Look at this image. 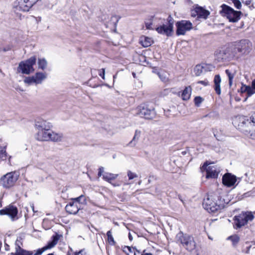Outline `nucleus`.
I'll use <instances>...</instances> for the list:
<instances>
[{"label":"nucleus","mask_w":255,"mask_h":255,"mask_svg":"<svg viewBox=\"0 0 255 255\" xmlns=\"http://www.w3.org/2000/svg\"><path fill=\"white\" fill-rule=\"evenodd\" d=\"M128 176L129 180H131V179H133L134 178L137 177V175L135 173H133V172H131L130 171H128Z\"/></svg>","instance_id":"c03bdc74"},{"label":"nucleus","mask_w":255,"mask_h":255,"mask_svg":"<svg viewBox=\"0 0 255 255\" xmlns=\"http://www.w3.org/2000/svg\"><path fill=\"white\" fill-rule=\"evenodd\" d=\"M236 181V176L229 173L225 174L222 178L223 184L227 187H231L234 185Z\"/></svg>","instance_id":"f3484780"},{"label":"nucleus","mask_w":255,"mask_h":255,"mask_svg":"<svg viewBox=\"0 0 255 255\" xmlns=\"http://www.w3.org/2000/svg\"><path fill=\"white\" fill-rule=\"evenodd\" d=\"M152 72L156 74L158 76H159V70L157 67H154L152 68Z\"/></svg>","instance_id":"3c124183"},{"label":"nucleus","mask_w":255,"mask_h":255,"mask_svg":"<svg viewBox=\"0 0 255 255\" xmlns=\"http://www.w3.org/2000/svg\"><path fill=\"white\" fill-rule=\"evenodd\" d=\"M225 72L228 75L229 80V85L231 87L232 85L233 79H234L236 72L235 70H232V69H227L226 70Z\"/></svg>","instance_id":"c756f323"},{"label":"nucleus","mask_w":255,"mask_h":255,"mask_svg":"<svg viewBox=\"0 0 255 255\" xmlns=\"http://www.w3.org/2000/svg\"><path fill=\"white\" fill-rule=\"evenodd\" d=\"M118 176V174H113L106 172L103 175V178L108 182L111 183V181L115 179Z\"/></svg>","instance_id":"cd10ccee"},{"label":"nucleus","mask_w":255,"mask_h":255,"mask_svg":"<svg viewBox=\"0 0 255 255\" xmlns=\"http://www.w3.org/2000/svg\"><path fill=\"white\" fill-rule=\"evenodd\" d=\"M59 239L60 235L57 233H56L55 235L52 236L51 237V240L49 241L47 245L44 247L46 250L54 247L57 244Z\"/></svg>","instance_id":"412c9836"},{"label":"nucleus","mask_w":255,"mask_h":255,"mask_svg":"<svg viewBox=\"0 0 255 255\" xmlns=\"http://www.w3.org/2000/svg\"><path fill=\"white\" fill-rule=\"evenodd\" d=\"M231 1L234 3L235 6L238 9L241 8L242 4L239 0H231Z\"/></svg>","instance_id":"a19ab883"},{"label":"nucleus","mask_w":255,"mask_h":255,"mask_svg":"<svg viewBox=\"0 0 255 255\" xmlns=\"http://www.w3.org/2000/svg\"><path fill=\"white\" fill-rule=\"evenodd\" d=\"M19 177V174L16 172H10L3 175L0 182L3 187L9 188L13 186Z\"/></svg>","instance_id":"423d86ee"},{"label":"nucleus","mask_w":255,"mask_h":255,"mask_svg":"<svg viewBox=\"0 0 255 255\" xmlns=\"http://www.w3.org/2000/svg\"><path fill=\"white\" fill-rule=\"evenodd\" d=\"M102 174H103V173H102V172H100V171H98V176H99V177H100V176H101L102 175Z\"/></svg>","instance_id":"338daca9"},{"label":"nucleus","mask_w":255,"mask_h":255,"mask_svg":"<svg viewBox=\"0 0 255 255\" xmlns=\"http://www.w3.org/2000/svg\"><path fill=\"white\" fill-rule=\"evenodd\" d=\"M81 206H78L77 203H75L74 201L69 203L65 207V210L67 212L70 214H76L80 210Z\"/></svg>","instance_id":"6ab92c4d"},{"label":"nucleus","mask_w":255,"mask_h":255,"mask_svg":"<svg viewBox=\"0 0 255 255\" xmlns=\"http://www.w3.org/2000/svg\"><path fill=\"white\" fill-rule=\"evenodd\" d=\"M221 81V79L220 76L219 75H215L214 79V89L217 94L220 95L221 94V88H220V83Z\"/></svg>","instance_id":"393cba45"},{"label":"nucleus","mask_w":255,"mask_h":255,"mask_svg":"<svg viewBox=\"0 0 255 255\" xmlns=\"http://www.w3.org/2000/svg\"><path fill=\"white\" fill-rule=\"evenodd\" d=\"M207 65L205 64H198L194 69V72L196 76H200L204 71H206Z\"/></svg>","instance_id":"5701e85b"},{"label":"nucleus","mask_w":255,"mask_h":255,"mask_svg":"<svg viewBox=\"0 0 255 255\" xmlns=\"http://www.w3.org/2000/svg\"><path fill=\"white\" fill-rule=\"evenodd\" d=\"M243 2H244V1H243ZM251 2V0H247L245 1V3L246 4V5H249Z\"/></svg>","instance_id":"13d9d810"},{"label":"nucleus","mask_w":255,"mask_h":255,"mask_svg":"<svg viewBox=\"0 0 255 255\" xmlns=\"http://www.w3.org/2000/svg\"><path fill=\"white\" fill-rule=\"evenodd\" d=\"M252 47V44L249 40L243 39L236 43L235 49L240 55H247L250 52Z\"/></svg>","instance_id":"0eeeda50"},{"label":"nucleus","mask_w":255,"mask_h":255,"mask_svg":"<svg viewBox=\"0 0 255 255\" xmlns=\"http://www.w3.org/2000/svg\"><path fill=\"white\" fill-rule=\"evenodd\" d=\"M246 93L248 97L255 94V79L252 82V86H248Z\"/></svg>","instance_id":"c85d7f7f"},{"label":"nucleus","mask_w":255,"mask_h":255,"mask_svg":"<svg viewBox=\"0 0 255 255\" xmlns=\"http://www.w3.org/2000/svg\"><path fill=\"white\" fill-rule=\"evenodd\" d=\"M126 248L128 250V251H126L128 255H135L134 248H131L130 247H127Z\"/></svg>","instance_id":"37998d69"},{"label":"nucleus","mask_w":255,"mask_h":255,"mask_svg":"<svg viewBox=\"0 0 255 255\" xmlns=\"http://www.w3.org/2000/svg\"><path fill=\"white\" fill-rule=\"evenodd\" d=\"M5 249L6 251H8L9 250V246L7 245H6V246H5Z\"/></svg>","instance_id":"e2e57ef3"},{"label":"nucleus","mask_w":255,"mask_h":255,"mask_svg":"<svg viewBox=\"0 0 255 255\" xmlns=\"http://www.w3.org/2000/svg\"><path fill=\"white\" fill-rule=\"evenodd\" d=\"M75 203H77V205L78 206H80V204H86V199L85 197V196L81 195L78 197L75 198L74 199H73Z\"/></svg>","instance_id":"473e14b6"},{"label":"nucleus","mask_w":255,"mask_h":255,"mask_svg":"<svg viewBox=\"0 0 255 255\" xmlns=\"http://www.w3.org/2000/svg\"><path fill=\"white\" fill-rule=\"evenodd\" d=\"M52 125L43 119H38L35 122V127L37 131L43 129H50Z\"/></svg>","instance_id":"dca6fc26"},{"label":"nucleus","mask_w":255,"mask_h":255,"mask_svg":"<svg viewBox=\"0 0 255 255\" xmlns=\"http://www.w3.org/2000/svg\"><path fill=\"white\" fill-rule=\"evenodd\" d=\"M6 145L0 147V161H4L8 157L7 153L6 151Z\"/></svg>","instance_id":"7c9ffc66"},{"label":"nucleus","mask_w":255,"mask_h":255,"mask_svg":"<svg viewBox=\"0 0 255 255\" xmlns=\"http://www.w3.org/2000/svg\"><path fill=\"white\" fill-rule=\"evenodd\" d=\"M141 255H152L151 253H143Z\"/></svg>","instance_id":"774afa93"},{"label":"nucleus","mask_w":255,"mask_h":255,"mask_svg":"<svg viewBox=\"0 0 255 255\" xmlns=\"http://www.w3.org/2000/svg\"><path fill=\"white\" fill-rule=\"evenodd\" d=\"M107 236L108 241L109 243L111 245H115L116 244V242L114 241V238L112 236L111 231L110 230L107 232Z\"/></svg>","instance_id":"f704fd0d"},{"label":"nucleus","mask_w":255,"mask_h":255,"mask_svg":"<svg viewBox=\"0 0 255 255\" xmlns=\"http://www.w3.org/2000/svg\"><path fill=\"white\" fill-rule=\"evenodd\" d=\"M222 10L220 14L225 17H226L231 22H237L241 18L242 12L240 11L235 10L233 8L228 5L223 4L221 6Z\"/></svg>","instance_id":"7ed1b4c3"},{"label":"nucleus","mask_w":255,"mask_h":255,"mask_svg":"<svg viewBox=\"0 0 255 255\" xmlns=\"http://www.w3.org/2000/svg\"><path fill=\"white\" fill-rule=\"evenodd\" d=\"M253 127V124L247 117H242L239 118V123L238 125V129L245 134L249 135Z\"/></svg>","instance_id":"6e6552de"},{"label":"nucleus","mask_w":255,"mask_h":255,"mask_svg":"<svg viewBox=\"0 0 255 255\" xmlns=\"http://www.w3.org/2000/svg\"><path fill=\"white\" fill-rule=\"evenodd\" d=\"M36 57L35 56H31L28 59L20 62L17 68V71L23 74H29L34 72V69L33 66L35 64Z\"/></svg>","instance_id":"20e7f679"},{"label":"nucleus","mask_w":255,"mask_h":255,"mask_svg":"<svg viewBox=\"0 0 255 255\" xmlns=\"http://www.w3.org/2000/svg\"><path fill=\"white\" fill-rule=\"evenodd\" d=\"M204 209L209 212L216 213L224 208V203L216 194L208 195L203 202Z\"/></svg>","instance_id":"f257e3e1"},{"label":"nucleus","mask_w":255,"mask_h":255,"mask_svg":"<svg viewBox=\"0 0 255 255\" xmlns=\"http://www.w3.org/2000/svg\"><path fill=\"white\" fill-rule=\"evenodd\" d=\"M210 13L208 10L205 9L202 7L197 6L192 12L191 15L193 17L197 15V17L199 18L206 19Z\"/></svg>","instance_id":"2eb2a0df"},{"label":"nucleus","mask_w":255,"mask_h":255,"mask_svg":"<svg viewBox=\"0 0 255 255\" xmlns=\"http://www.w3.org/2000/svg\"><path fill=\"white\" fill-rule=\"evenodd\" d=\"M139 62L141 65L143 66H146L148 64V62L146 61V57L143 55H140L139 57Z\"/></svg>","instance_id":"58836bf2"},{"label":"nucleus","mask_w":255,"mask_h":255,"mask_svg":"<svg viewBox=\"0 0 255 255\" xmlns=\"http://www.w3.org/2000/svg\"><path fill=\"white\" fill-rule=\"evenodd\" d=\"M17 214L18 209L17 207L11 204L0 210V215H7L12 221L18 219Z\"/></svg>","instance_id":"9d476101"},{"label":"nucleus","mask_w":255,"mask_h":255,"mask_svg":"<svg viewBox=\"0 0 255 255\" xmlns=\"http://www.w3.org/2000/svg\"><path fill=\"white\" fill-rule=\"evenodd\" d=\"M74 255H87L84 250H81L78 252H75Z\"/></svg>","instance_id":"8fccbe9b"},{"label":"nucleus","mask_w":255,"mask_h":255,"mask_svg":"<svg viewBox=\"0 0 255 255\" xmlns=\"http://www.w3.org/2000/svg\"><path fill=\"white\" fill-rule=\"evenodd\" d=\"M24 82L29 85L32 83H35V79L34 76L26 77L24 80Z\"/></svg>","instance_id":"4c0bfd02"},{"label":"nucleus","mask_w":255,"mask_h":255,"mask_svg":"<svg viewBox=\"0 0 255 255\" xmlns=\"http://www.w3.org/2000/svg\"><path fill=\"white\" fill-rule=\"evenodd\" d=\"M63 135L61 133H56L52 130H50V133L48 136L49 139L48 141H52L54 142L60 141L62 140Z\"/></svg>","instance_id":"4be33fe9"},{"label":"nucleus","mask_w":255,"mask_h":255,"mask_svg":"<svg viewBox=\"0 0 255 255\" xmlns=\"http://www.w3.org/2000/svg\"><path fill=\"white\" fill-rule=\"evenodd\" d=\"M102 73H99V75L103 79H105V69L102 68L101 69Z\"/></svg>","instance_id":"603ef678"},{"label":"nucleus","mask_w":255,"mask_h":255,"mask_svg":"<svg viewBox=\"0 0 255 255\" xmlns=\"http://www.w3.org/2000/svg\"><path fill=\"white\" fill-rule=\"evenodd\" d=\"M177 27L176 34L184 35L187 31L190 30L193 27L192 23L188 20H182L176 23Z\"/></svg>","instance_id":"1a4fd4ad"},{"label":"nucleus","mask_w":255,"mask_h":255,"mask_svg":"<svg viewBox=\"0 0 255 255\" xmlns=\"http://www.w3.org/2000/svg\"><path fill=\"white\" fill-rule=\"evenodd\" d=\"M176 240L188 251L192 252L196 249V244L193 237L184 234L180 232L177 234Z\"/></svg>","instance_id":"f03ea898"},{"label":"nucleus","mask_w":255,"mask_h":255,"mask_svg":"<svg viewBox=\"0 0 255 255\" xmlns=\"http://www.w3.org/2000/svg\"><path fill=\"white\" fill-rule=\"evenodd\" d=\"M10 50V47L9 46H7V47H4V48H2V50L3 51H4V52L7 51H8V50Z\"/></svg>","instance_id":"4d7b16f0"},{"label":"nucleus","mask_w":255,"mask_h":255,"mask_svg":"<svg viewBox=\"0 0 255 255\" xmlns=\"http://www.w3.org/2000/svg\"><path fill=\"white\" fill-rule=\"evenodd\" d=\"M251 248V246H249L247 247L246 250H243L242 252L243 253H245L247 254H249L250 250Z\"/></svg>","instance_id":"864d4df0"},{"label":"nucleus","mask_w":255,"mask_h":255,"mask_svg":"<svg viewBox=\"0 0 255 255\" xmlns=\"http://www.w3.org/2000/svg\"><path fill=\"white\" fill-rule=\"evenodd\" d=\"M203 101V99L201 97H196L194 99L195 105L197 107H199Z\"/></svg>","instance_id":"ea45409f"},{"label":"nucleus","mask_w":255,"mask_h":255,"mask_svg":"<svg viewBox=\"0 0 255 255\" xmlns=\"http://www.w3.org/2000/svg\"><path fill=\"white\" fill-rule=\"evenodd\" d=\"M140 135V131L139 130H136L135 131L134 136H133L132 139L129 143V144L131 146H134L136 144L137 141L139 139Z\"/></svg>","instance_id":"2f4dec72"},{"label":"nucleus","mask_w":255,"mask_h":255,"mask_svg":"<svg viewBox=\"0 0 255 255\" xmlns=\"http://www.w3.org/2000/svg\"><path fill=\"white\" fill-rule=\"evenodd\" d=\"M168 74L167 73H166L165 74V75L164 76V77L162 79V80L163 81H164V82H166L168 81V77H167V76L168 75Z\"/></svg>","instance_id":"6e6d98bb"},{"label":"nucleus","mask_w":255,"mask_h":255,"mask_svg":"<svg viewBox=\"0 0 255 255\" xmlns=\"http://www.w3.org/2000/svg\"><path fill=\"white\" fill-rule=\"evenodd\" d=\"M7 158H8V164L9 165H11V160H11V156H8V155Z\"/></svg>","instance_id":"bf43d9fd"},{"label":"nucleus","mask_w":255,"mask_h":255,"mask_svg":"<svg viewBox=\"0 0 255 255\" xmlns=\"http://www.w3.org/2000/svg\"><path fill=\"white\" fill-rule=\"evenodd\" d=\"M197 84H201L206 86H207L209 84L208 81L207 80H203V81H199L197 82Z\"/></svg>","instance_id":"09e8293b"},{"label":"nucleus","mask_w":255,"mask_h":255,"mask_svg":"<svg viewBox=\"0 0 255 255\" xmlns=\"http://www.w3.org/2000/svg\"><path fill=\"white\" fill-rule=\"evenodd\" d=\"M138 109V114L145 119H151L155 116L154 109H149L145 105L139 106Z\"/></svg>","instance_id":"f8f14e48"},{"label":"nucleus","mask_w":255,"mask_h":255,"mask_svg":"<svg viewBox=\"0 0 255 255\" xmlns=\"http://www.w3.org/2000/svg\"><path fill=\"white\" fill-rule=\"evenodd\" d=\"M247 85L242 84V87L240 89V91L242 93H246L247 89Z\"/></svg>","instance_id":"de8ad7c7"},{"label":"nucleus","mask_w":255,"mask_h":255,"mask_svg":"<svg viewBox=\"0 0 255 255\" xmlns=\"http://www.w3.org/2000/svg\"><path fill=\"white\" fill-rule=\"evenodd\" d=\"M208 165L207 162H205L201 168L202 170H206V178H217L220 172V168L215 165L209 166L207 167Z\"/></svg>","instance_id":"9b49d317"},{"label":"nucleus","mask_w":255,"mask_h":255,"mask_svg":"<svg viewBox=\"0 0 255 255\" xmlns=\"http://www.w3.org/2000/svg\"><path fill=\"white\" fill-rule=\"evenodd\" d=\"M252 123L254 125L255 124V115H253L251 117L250 119H249Z\"/></svg>","instance_id":"5fc2aeb1"},{"label":"nucleus","mask_w":255,"mask_h":255,"mask_svg":"<svg viewBox=\"0 0 255 255\" xmlns=\"http://www.w3.org/2000/svg\"><path fill=\"white\" fill-rule=\"evenodd\" d=\"M216 59L218 61H223L227 58L226 50L225 49H221L217 52L215 54Z\"/></svg>","instance_id":"a878e982"},{"label":"nucleus","mask_w":255,"mask_h":255,"mask_svg":"<svg viewBox=\"0 0 255 255\" xmlns=\"http://www.w3.org/2000/svg\"><path fill=\"white\" fill-rule=\"evenodd\" d=\"M38 68L44 70L47 66V62L45 58L38 59Z\"/></svg>","instance_id":"72a5a7b5"},{"label":"nucleus","mask_w":255,"mask_h":255,"mask_svg":"<svg viewBox=\"0 0 255 255\" xmlns=\"http://www.w3.org/2000/svg\"><path fill=\"white\" fill-rule=\"evenodd\" d=\"M128 238L129 239L130 241H132V237L131 235V234L130 233H129L128 234Z\"/></svg>","instance_id":"680f3d73"},{"label":"nucleus","mask_w":255,"mask_h":255,"mask_svg":"<svg viewBox=\"0 0 255 255\" xmlns=\"http://www.w3.org/2000/svg\"><path fill=\"white\" fill-rule=\"evenodd\" d=\"M178 197L180 201L183 203V204H184V201L182 199L181 196L180 195H178Z\"/></svg>","instance_id":"0e129e2a"},{"label":"nucleus","mask_w":255,"mask_h":255,"mask_svg":"<svg viewBox=\"0 0 255 255\" xmlns=\"http://www.w3.org/2000/svg\"><path fill=\"white\" fill-rule=\"evenodd\" d=\"M45 251L46 249L45 248L43 247L41 249H38L36 252L33 255H41Z\"/></svg>","instance_id":"49530a36"},{"label":"nucleus","mask_w":255,"mask_h":255,"mask_svg":"<svg viewBox=\"0 0 255 255\" xmlns=\"http://www.w3.org/2000/svg\"><path fill=\"white\" fill-rule=\"evenodd\" d=\"M142 45L143 46L146 47L151 45V42L150 41V39L145 37V40L144 41H141Z\"/></svg>","instance_id":"79ce46f5"},{"label":"nucleus","mask_w":255,"mask_h":255,"mask_svg":"<svg viewBox=\"0 0 255 255\" xmlns=\"http://www.w3.org/2000/svg\"><path fill=\"white\" fill-rule=\"evenodd\" d=\"M13 7L16 10L28 11L31 6L28 0H16L13 3Z\"/></svg>","instance_id":"4468645a"},{"label":"nucleus","mask_w":255,"mask_h":255,"mask_svg":"<svg viewBox=\"0 0 255 255\" xmlns=\"http://www.w3.org/2000/svg\"><path fill=\"white\" fill-rule=\"evenodd\" d=\"M168 24H163L160 26V34H164L167 36H171L173 31L174 20L170 15H169L167 18Z\"/></svg>","instance_id":"ddd939ff"},{"label":"nucleus","mask_w":255,"mask_h":255,"mask_svg":"<svg viewBox=\"0 0 255 255\" xmlns=\"http://www.w3.org/2000/svg\"><path fill=\"white\" fill-rule=\"evenodd\" d=\"M102 174H103V173H102V172H100V171H98V176H99V177H100V176H101L102 175Z\"/></svg>","instance_id":"69168bd1"},{"label":"nucleus","mask_w":255,"mask_h":255,"mask_svg":"<svg viewBox=\"0 0 255 255\" xmlns=\"http://www.w3.org/2000/svg\"><path fill=\"white\" fill-rule=\"evenodd\" d=\"M254 216L251 212H242L234 218V226L235 228H240L246 225L248 222L252 221Z\"/></svg>","instance_id":"39448f33"},{"label":"nucleus","mask_w":255,"mask_h":255,"mask_svg":"<svg viewBox=\"0 0 255 255\" xmlns=\"http://www.w3.org/2000/svg\"><path fill=\"white\" fill-rule=\"evenodd\" d=\"M50 129H43L37 131L35 134V138L39 141H48Z\"/></svg>","instance_id":"a211bd4d"},{"label":"nucleus","mask_w":255,"mask_h":255,"mask_svg":"<svg viewBox=\"0 0 255 255\" xmlns=\"http://www.w3.org/2000/svg\"><path fill=\"white\" fill-rule=\"evenodd\" d=\"M17 241L15 242V252L11 253L10 255H32V252L26 251L21 248L17 243Z\"/></svg>","instance_id":"aec40b11"},{"label":"nucleus","mask_w":255,"mask_h":255,"mask_svg":"<svg viewBox=\"0 0 255 255\" xmlns=\"http://www.w3.org/2000/svg\"><path fill=\"white\" fill-rule=\"evenodd\" d=\"M192 88L190 86L186 87L183 91L181 98L184 101L189 100L191 94Z\"/></svg>","instance_id":"bb28decb"},{"label":"nucleus","mask_w":255,"mask_h":255,"mask_svg":"<svg viewBox=\"0 0 255 255\" xmlns=\"http://www.w3.org/2000/svg\"><path fill=\"white\" fill-rule=\"evenodd\" d=\"M154 17L152 16L150 19L146 20L145 22V25L146 29H153V28L151 27V25L152 24V20L153 19Z\"/></svg>","instance_id":"e433bc0d"},{"label":"nucleus","mask_w":255,"mask_h":255,"mask_svg":"<svg viewBox=\"0 0 255 255\" xmlns=\"http://www.w3.org/2000/svg\"><path fill=\"white\" fill-rule=\"evenodd\" d=\"M119 17L117 15H113L111 17V21H113V23L116 25L119 20Z\"/></svg>","instance_id":"a18cd8bd"},{"label":"nucleus","mask_w":255,"mask_h":255,"mask_svg":"<svg viewBox=\"0 0 255 255\" xmlns=\"http://www.w3.org/2000/svg\"><path fill=\"white\" fill-rule=\"evenodd\" d=\"M99 171L102 173H103L104 171V168L103 167H101L99 168Z\"/></svg>","instance_id":"052dcab7"},{"label":"nucleus","mask_w":255,"mask_h":255,"mask_svg":"<svg viewBox=\"0 0 255 255\" xmlns=\"http://www.w3.org/2000/svg\"><path fill=\"white\" fill-rule=\"evenodd\" d=\"M228 240L231 241L233 243V244L235 245L239 242L240 238L237 235H233L229 237L228 238Z\"/></svg>","instance_id":"c9c22d12"},{"label":"nucleus","mask_w":255,"mask_h":255,"mask_svg":"<svg viewBox=\"0 0 255 255\" xmlns=\"http://www.w3.org/2000/svg\"><path fill=\"white\" fill-rule=\"evenodd\" d=\"M35 84H41L42 81L46 78V74L42 72H36L34 76Z\"/></svg>","instance_id":"b1692460"}]
</instances>
